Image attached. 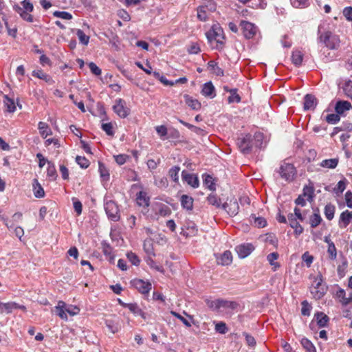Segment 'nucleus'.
Here are the masks:
<instances>
[{"mask_svg": "<svg viewBox=\"0 0 352 352\" xmlns=\"http://www.w3.org/2000/svg\"><path fill=\"white\" fill-rule=\"evenodd\" d=\"M320 42L331 50L337 49L340 45V38L338 36L333 34L330 31H327L324 34L319 35Z\"/></svg>", "mask_w": 352, "mask_h": 352, "instance_id": "f257e3e1", "label": "nucleus"}, {"mask_svg": "<svg viewBox=\"0 0 352 352\" xmlns=\"http://www.w3.org/2000/svg\"><path fill=\"white\" fill-rule=\"evenodd\" d=\"M280 177L287 182H292L295 175L296 174V170L292 164L283 162L277 170Z\"/></svg>", "mask_w": 352, "mask_h": 352, "instance_id": "f03ea898", "label": "nucleus"}, {"mask_svg": "<svg viewBox=\"0 0 352 352\" xmlns=\"http://www.w3.org/2000/svg\"><path fill=\"white\" fill-rule=\"evenodd\" d=\"M104 210L108 218L113 221H118L120 219V210L118 204L113 200L104 199Z\"/></svg>", "mask_w": 352, "mask_h": 352, "instance_id": "7ed1b4c3", "label": "nucleus"}, {"mask_svg": "<svg viewBox=\"0 0 352 352\" xmlns=\"http://www.w3.org/2000/svg\"><path fill=\"white\" fill-rule=\"evenodd\" d=\"M322 276L321 274H319L314 278V285L311 287V293L314 296V298L316 299H320L326 293L327 289L325 288L324 285H322Z\"/></svg>", "mask_w": 352, "mask_h": 352, "instance_id": "20e7f679", "label": "nucleus"}, {"mask_svg": "<svg viewBox=\"0 0 352 352\" xmlns=\"http://www.w3.org/2000/svg\"><path fill=\"white\" fill-rule=\"evenodd\" d=\"M237 145L243 153H250L252 148V139L251 135L247 134L239 138L237 140Z\"/></svg>", "mask_w": 352, "mask_h": 352, "instance_id": "39448f33", "label": "nucleus"}, {"mask_svg": "<svg viewBox=\"0 0 352 352\" xmlns=\"http://www.w3.org/2000/svg\"><path fill=\"white\" fill-rule=\"evenodd\" d=\"M240 26L243 30V36L247 39L252 38L257 32V27L248 21H241L240 23Z\"/></svg>", "mask_w": 352, "mask_h": 352, "instance_id": "423d86ee", "label": "nucleus"}, {"mask_svg": "<svg viewBox=\"0 0 352 352\" xmlns=\"http://www.w3.org/2000/svg\"><path fill=\"white\" fill-rule=\"evenodd\" d=\"M130 283L131 286L143 294H148L152 287L149 282H146L142 279H133L131 280Z\"/></svg>", "mask_w": 352, "mask_h": 352, "instance_id": "0eeeda50", "label": "nucleus"}, {"mask_svg": "<svg viewBox=\"0 0 352 352\" xmlns=\"http://www.w3.org/2000/svg\"><path fill=\"white\" fill-rule=\"evenodd\" d=\"M221 208L227 212L231 216H236L239 211V206L236 199H230L229 202H226L221 206Z\"/></svg>", "mask_w": 352, "mask_h": 352, "instance_id": "6e6552de", "label": "nucleus"}, {"mask_svg": "<svg viewBox=\"0 0 352 352\" xmlns=\"http://www.w3.org/2000/svg\"><path fill=\"white\" fill-rule=\"evenodd\" d=\"M114 112L120 118H126L129 114V109L125 106V102L122 99L116 101L113 107Z\"/></svg>", "mask_w": 352, "mask_h": 352, "instance_id": "1a4fd4ad", "label": "nucleus"}, {"mask_svg": "<svg viewBox=\"0 0 352 352\" xmlns=\"http://www.w3.org/2000/svg\"><path fill=\"white\" fill-rule=\"evenodd\" d=\"M182 177L184 182H186L193 188H197L199 187V180L196 175L189 173L186 170H183L182 172Z\"/></svg>", "mask_w": 352, "mask_h": 352, "instance_id": "9d476101", "label": "nucleus"}, {"mask_svg": "<svg viewBox=\"0 0 352 352\" xmlns=\"http://www.w3.org/2000/svg\"><path fill=\"white\" fill-rule=\"evenodd\" d=\"M254 250V246L250 243L241 244L235 248V250L239 257L244 258L251 254Z\"/></svg>", "mask_w": 352, "mask_h": 352, "instance_id": "9b49d317", "label": "nucleus"}, {"mask_svg": "<svg viewBox=\"0 0 352 352\" xmlns=\"http://www.w3.org/2000/svg\"><path fill=\"white\" fill-rule=\"evenodd\" d=\"M215 38H217L216 45L215 46H212V48L221 50L223 48L225 43V35L223 34V30L220 27L215 25Z\"/></svg>", "mask_w": 352, "mask_h": 352, "instance_id": "f8f14e48", "label": "nucleus"}, {"mask_svg": "<svg viewBox=\"0 0 352 352\" xmlns=\"http://www.w3.org/2000/svg\"><path fill=\"white\" fill-rule=\"evenodd\" d=\"M25 307L23 305H19L14 302H0V314L6 313L10 314L14 309H24Z\"/></svg>", "mask_w": 352, "mask_h": 352, "instance_id": "ddd939ff", "label": "nucleus"}, {"mask_svg": "<svg viewBox=\"0 0 352 352\" xmlns=\"http://www.w3.org/2000/svg\"><path fill=\"white\" fill-rule=\"evenodd\" d=\"M352 221V211L346 210L340 215L338 226L340 228H346Z\"/></svg>", "mask_w": 352, "mask_h": 352, "instance_id": "4468645a", "label": "nucleus"}, {"mask_svg": "<svg viewBox=\"0 0 352 352\" xmlns=\"http://www.w3.org/2000/svg\"><path fill=\"white\" fill-rule=\"evenodd\" d=\"M336 296L340 299V302L343 306L351 305L352 306V292H350L347 296L344 289L340 288L336 292Z\"/></svg>", "mask_w": 352, "mask_h": 352, "instance_id": "2eb2a0df", "label": "nucleus"}, {"mask_svg": "<svg viewBox=\"0 0 352 352\" xmlns=\"http://www.w3.org/2000/svg\"><path fill=\"white\" fill-rule=\"evenodd\" d=\"M201 94L205 97L214 98L216 96L215 88L212 82H207L203 85L201 91Z\"/></svg>", "mask_w": 352, "mask_h": 352, "instance_id": "dca6fc26", "label": "nucleus"}, {"mask_svg": "<svg viewBox=\"0 0 352 352\" xmlns=\"http://www.w3.org/2000/svg\"><path fill=\"white\" fill-rule=\"evenodd\" d=\"M217 264L221 265H228L231 264L232 262V253L228 250L225 251L223 254L217 256Z\"/></svg>", "mask_w": 352, "mask_h": 352, "instance_id": "f3484780", "label": "nucleus"}, {"mask_svg": "<svg viewBox=\"0 0 352 352\" xmlns=\"http://www.w3.org/2000/svg\"><path fill=\"white\" fill-rule=\"evenodd\" d=\"M104 323L109 331L112 333L118 332L120 329L118 318H113L105 319Z\"/></svg>", "mask_w": 352, "mask_h": 352, "instance_id": "a211bd4d", "label": "nucleus"}, {"mask_svg": "<svg viewBox=\"0 0 352 352\" xmlns=\"http://www.w3.org/2000/svg\"><path fill=\"white\" fill-rule=\"evenodd\" d=\"M14 10L18 13L20 16L25 21L32 23L34 21V17L30 14L31 12L24 10L23 8H22L21 6L18 5H14L13 6Z\"/></svg>", "mask_w": 352, "mask_h": 352, "instance_id": "6ab92c4d", "label": "nucleus"}, {"mask_svg": "<svg viewBox=\"0 0 352 352\" xmlns=\"http://www.w3.org/2000/svg\"><path fill=\"white\" fill-rule=\"evenodd\" d=\"M288 221L289 222V226L294 229V233L296 235H300L303 232V228L302 226L296 221V217L292 213H289L287 216Z\"/></svg>", "mask_w": 352, "mask_h": 352, "instance_id": "aec40b11", "label": "nucleus"}, {"mask_svg": "<svg viewBox=\"0 0 352 352\" xmlns=\"http://www.w3.org/2000/svg\"><path fill=\"white\" fill-rule=\"evenodd\" d=\"M351 108V104L346 100H338L335 106L336 112L340 115L346 111L350 110Z\"/></svg>", "mask_w": 352, "mask_h": 352, "instance_id": "412c9836", "label": "nucleus"}, {"mask_svg": "<svg viewBox=\"0 0 352 352\" xmlns=\"http://www.w3.org/2000/svg\"><path fill=\"white\" fill-rule=\"evenodd\" d=\"M124 307L129 309L134 315L140 316L146 320V314L140 308L137 303L124 304Z\"/></svg>", "mask_w": 352, "mask_h": 352, "instance_id": "4be33fe9", "label": "nucleus"}, {"mask_svg": "<svg viewBox=\"0 0 352 352\" xmlns=\"http://www.w3.org/2000/svg\"><path fill=\"white\" fill-rule=\"evenodd\" d=\"M304 54L303 53L298 50L294 49L292 51V62L296 67H299L301 65L302 60H303Z\"/></svg>", "mask_w": 352, "mask_h": 352, "instance_id": "5701e85b", "label": "nucleus"}, {"mask_svg": "<svg viewBox=\"0 0 352 352\" xmlns=\"http://www.w3.org/2000/svg\"><path fill=\"white\" fill-rule=\"evenodd\" d=\"M136 201L140 206L148 207L149 206L150 199L146 192L140 191L137 193Z\"/></svg>", "mask_w": 352, "mask_h": 352, "instance_id": "b1692460", "label": "nucleus"}, {"mask_svg": "<svg viewBox=\"0 0 352 352\" xmlns=\"http://www.w3.org/2000/svg\"><path fill=\"white\" fill-rule=\"evenodd\" d=\"M314 319L317 322V324L320 327H324L327 326L329 318L323 312L318 311L314 314Z\"/></svg>", "mask_w": 352, "mask_h": 352, "instance_id": "393cba45", "label": "nucleus"}, {"mask_svg": "<svg viewBox=\"0 0 352 352\" xmlns=\"http://www.w3.org/2000/svg\"><path fill=\"white\" fill-rule=\"evenodd\" d=\"M219 310L222 308L226 310H234L239 307V303L236 301L227 300L220 298Z\"/></svg>", "mask_w": 352, "mask_h": 352, "instance_id": "a878e982", "label": "nucleus"}, {"mask_svg": "<svg viewBox=\"0 0 352 352\" xmlns=\"http://www.w3.org/2000/svg\"><path fill=\"white\" fill-rule=\"evenodd\" d=\"M316 105V98L311 94H307L304 97V109L309 110L314 109Z\"/></svg>", "mask_w": 352, "mask_h": 352, "instance_id": "bb28decb", "label": "nucleus"}, {"mask_svg": "<svg viewBox=\"0 0 352 352\" xmlns=\"http://www.w3.org/2000/svg\"><path fill=\"white\" fill-rule=\"evenodd\" d=\"M181 205L183 208L187 210H192L193 208V199L192 197L183 195L180 198Z\"/></svg>", "mask_w": 352, "mask_h": 352, "instance_id": "cd10ccee", "label": "nucleus"}, {"mask_svg": "<svg viewBox=\"0 0 352 352\" xmlns=\"http://www.w3.org/2000/svg\"><path fill=\"white\" fill-rule=\"evenodd\" d=\"M186 104L193 110H199L201 109V103L196 99L192 98L188 95L184 96Z\"/></svg>", "mask_w": 352, "mask_h": 352, "instance_id": "c85d7f7f", "label": "nucleus"}, {"mask_svg": "<svg viewBox=\"0 0 352 352\" xmlns=\"http://www.w3.org/2000/svg\"><path fill=\"white\" fill-rule=\"evenodd\" d=\"M32 186L34 195L36 198H42L45 196V191L38 179H34L33 180Z\"/></svg>", "mask_w": 352, "mask_h": 352, "instance_id": "c756f323", "label": "nucleus"}, {"mask_svg": "<svg viewBox=\"0 0 352 352\" xmlns=\"http://www.w3.org/2000/svg\"><path fill=\"white\" fill-rule=\"evenodd\" d=\"M66 304L63 301H59L55 307L56 314L63 320H67V316L65 311Z\"/></svg>", "mask_w": 352, "mask_h": 352, "instance_id": "7c9ffc66", "label": "nucleus"}, {"mask_svg": "<svg viewBox=\"0 0 352 352\" xmlns=\"http://www.w3.org/2000/svg\"><path fill=\"white\" fill-rule=\"evenodd\" d=\"M32 76L39 79H42L50 85L54 83V80L51 76L44 73L42 70H34L32 72Z\"/></svg>", "mask_w": 352, "mask_h": 352, "instance_id": "2f4dec72", "label": "nucleus"}, {"mask_svg": "<svg viewBox=\"0 0 352 352\" xmlns=\"http://www.w3.org/2000/svg\"><path fill=\"white\" fill-rule=\"evenodd\" d=\"M208 67L217 76H223L224 75L223 70L218 66L217 63L214 60H210L208 63Z\"/></svg>", "mask_w": 352, "mask_h": 352, "instance_id": "473e14b6", "label": "nucleus"}, {"mask_svg": "<svg viewBox=\"0 0 352 352\" xmlns=\"http://www.w3.org/2000/svg\"><path fill=\"white\" fill-rule=\"evenodd\" d=\"M204 184L210 190L214 191L216 190V184L214 182V179L210 175H204Z\"/></svg>", "mask_w": 352, "mask_h": 352, "instance_id": "72a5a7b5", "label": "nucleus"}, {"mask_svg": "<svg viewBox=\"0 0 352 352\" xmlns=\"http://www.w3.org/2000/svg\"><path fill=\"white\" fill-rule=\"evenodd\" d=\"M6 111L9 113H13L16 109L14 101L10 98L8 96H4L3 100Z\"/></svg>", "mask_w": 352, "mask_h": 352, "instance_id": "f704fd0d", "label": "nucleus"}, {"mask_svg": "<svg viewBox=\"0 0 352 352\" xmlns=\"http://www.w3.org/2000/svg\"><path fill=\"white\" fill-rule=\"evenodd\" d=\"M317 212H318V209H317ZM322 217L319 212H315L310 217H309V223L312 228H316L318 225L320 224L322 221Z\"/></svg>", "mask_w": 352, "mask_h": 352, "instance_id": "c9c22d12", "label": "nucleus"}, {"mask_svg": "<svg viewBox=\"0 0 352 352\" xmlns=\"http://www.w3.org/2000/svg\"><path fill=\"white\" fill-rule=\"evenodd\" d=\"M335 211L336 207L334 205L331 204H327L324 211L326 218L329 221L332 220L334 217Z\"/></svg>", "mask_w": 352, "mask_h": 352, "instance_id": "e433bc0d", "label": "nucleus"}, {"mask_svg": "<svg viewBox=\"0 0 352 352\" xmlns=\"http://www.w3.org/2000/svg\"><path fill=\"white\" fill-rule=\"evenodd\" d=\"M250 221L254 222L255 226L258 228H264L267 225V221L263 217H257L255 214H251Z\"/></svg>", "mask_w": 352, "mask_h": 352, "instance_id": "4c0bfd02", "label": "nucleus"}, {"mask_svg": "<svg viewBox=\"0 0 352 352\" xmlns=\"http://www.w3.org/2000/svg\"><path fill=\"white\" fill-rule=\"evenodd\" d=\"M338 164V160L337 158H332L322 160L320 163V166L328 168H335Z\"/></svg>", "mask_w": 352, "mask_h": 352, "instance_id": "58836bf2", "label": "nucleus"}, {"mask_svg": "<svg viewBox=\"0 0 352 352\" xmlns=\"http://www.w3.org/2000/svg\"><path fill=\"white\" fill-rule=\"evenodd\" d=\"M98 170L100 172V177L103 180L108 181L109 179V170L105 165L100 162H98Z\"/></svg>", "mask_w": 352, "mask_h": 352, "instance_id": "ea45409f", "label": "nucleus"}, {"mask_svg": "<svg viewBox=\"0 0 352 352\" xmlns=\"http://www.w3.org/2000/svg\"><path fill=\"white\" fill-rule=\"evenodd\" d=\"M38 126L40 131V133L42 136L46 138L47 135L52 134L51 129L49 128V126L45 122H39Z\"/></svg>", "mask_w": 352, "mask_h": 352, "instance_id": "a19ab883", "label": "nucleus"}, {"mask_svg": "<svg viewBox=\"0 0 352 352\" xmlns=\"http://www.w3.org/2000/svg\"><path fill=\"white\" fill-rule=\"evenodd\" d=\"M207 201L208 202L217 207V208H221V199L219 198L217 195H214V194H210L208 197H207Z\"/></svg>", "mask_w": 352, "mask_h": 352, "instance_id": "79ce46f5", "label": "nucleus"}, {"mask_svg": "<svg viewBox=\"0 0 352 352\" xmlns=\"http://www.w3.org/2000/svg\"><path fill=\"white\" fill-rule=\"evenodd\" d=\"M215 25L212 27V29L206 33V38L210 44L211 47L215 46L216 45V38H215Z\"/></svg>", "mask_w": 352, "mask_h": 352, "instance_id": "37998d69", "label": "nucleus"}, {"mask_svg": "<svg viewBox=\"0 0 352 352\" xmlns=\"http://www.w3.org/2000/svg\"><path fill=\"white\" fill-rule=\"evenodd\" d=\"M76 34L79 39L80 43L84 45H87L89 42V36H87L84 32L80 29L76 30Z\"/></svg>", "mask_w": 352, "mask_h": 352, "instance_id": "c03bdc74", "label": "nucleus"}, {"mask_svg": "<svg viewBox=\"0 0 352 352\" xmlns=\"http://www.w3.org/2000/svg\"><path fill=\"white\" fill-rule=\"evenodd\" d=\"M302 195L306 197L308 201H312L314 196V187L308 186H305L303 188V193Z\"/></svg>", "mask_w": 352, "mask_h": 352, "instance_id": "a18cd8bd", "label": "nucleus"}, {"mask_svg": "<svg viewBox=\"0 0 352 352\" xmlns=\"http://www.w3.org/2000/svg\"><path fill=\"white\" fill-rule=\"evenodd\" d=\"M346 182H347L346 179L339 181L338 183L337 184L335 188H333V192L336 195L339 196L345 190Z\"/></svg>", "mask_w": 352, "mask_h": 352, "instance_id": "49530a36", "label": "nucleus"}, {"mask_svg": "<svg viewBox=\"0 0 352 352\" xmlns=\"http://www.w3.org/2000/svg\"><path fill=\"white\" fill-rule=\"evenodd\" d=\"M179 171L180 168L178 166H175L169 170L168 176L172 179L173 182H178Z\"/></svg>", "mask_w": 352, "mask_h": 352, "instance_id": "de8ad7c7", "label": "nucleus"}, {"mask_svg": "<svg viewBox=\"0 0 352 352\" xmlns=\"http://www.w3.org/2000/svg\"><path fill=\"white\" fill-rule=\"evenodd\" d=\"M301 344L307 352H316V348L312 342L307 338L301 340Z\"/></svg>", "mask_w": 352, "mask_h": 352, "instance_id": "09e8293b", "label": "nucleus"}, {"mask_svg": "<svg viewBox=\"0 0 352 352\" xmlns=\"http://www.w3.org/2000/svg\"><path fill=\"white\" fill-rule=\"evenodd\" d=\"M301 314L305 316H309L312 309L311 305L308 302L307 300H303L301 302Z\"/></svg>", "mask_w": 352, "mask_h": 352, "instance_id": "8fccbe9b", "label": "nucleus"}, {"mask_svg": "<svg viewBox=\"0 0 352 352\" xmlns=\"http://www.w3.org/2000/svg\"><path fill=\"white\" fill-rule=\"evenodd\" d=\"M219 302H220V298L214 300H209V299L206 300V303L207 306L213 311H219V306H220Z\"/></svg>", "mask_w": 352, "mask_h": 352, "instance_id": "3c124183", "label": "nucleus"}, {"mask_svg": "<svg viewBox=\"0 0 352 352\" xmlns=\"http://www.w3.org/2000/svg\"><path fill=\"white\" fill-rule=\"evenodd\" d=\"M241 97L237 94V89H233L230 93V96L228 97V100L229 103H239L241 102Z\"/></svg>", "mask_w": 352, "mask_h": 352, "instance_id": "603ef678", "label": "nucleus"}, {"mask_svg": "<svg viewBox=\"0 0 352 352\" xmlns=\"http://www.w3.org/2000/svg\"><path fill=\"white\" fill-rule=\"evenodd\" d=\"M344 94L352 100V80H349L343 86Z\"/></svg>", "mask_w": 352, "mask_h": 352, "instance_id": "864d4df0", "label": "nucleus"}, {"mask_svg": "<svg viewBox=\"0 0 352 352\" xmlns=\"http://www.w3.org/2000/svg\"><path fill=\"white\" fill-rule=\"evenodd\" d=\"M53 15L56 17L65 20H70L72 19V15L69 12L65 11H55L53 12Z\"/></svg>", "mask_w": 352, "mask_h": 352, "instance_id": "5fc2aeb1", "label": "nucleus"}, {"mask_svg": "<svg viewBox=\"0 0 352 352\" xmlns=\"http://www.w3.org/2000/svg\"><path fill=\"white\" fill-rule=\"evenodd\" d=\"M48 167L47 170V176L51 177L52 179H55L57 177L56 170L55 166L50 162H47Z\"/></svg>", "mask_w": 352, "mask_h": 352, "instance_id": "6e6d98bb", "label": "nucleus"}, {"mask_svg": "<svg viewBox=\"0 0 352 352\" xmlns=\"http://www.w3.org/2000/svg\"><path fill=\"white\" fill-rule=\"evenodd\" d=\"M126 257L133 265L136 266L139 265L140 260L135 253L132 252H127Z\"/></svg>", "mask_w": 352, "mask_h": 352, "instance_id": "4d7b16f0", "label": "nucleus"}, {"mask_svg": "<svg viewBox=\"0 0 352 352\" xmlns=\"http://www.w3.org/2000/svg\"><path fill=\"white\" fill-rule=\"evenodd\" d=\"M101 128L107 133V135L110 136H113L114 135L113 125L111 122L102 123L101 125Z\"/></svg>", "mask_w": 352, "mask_h": 352, "instance_id": "13d9d810", "label": "nucleus"}, {"mask_svg": "<svg viewBox=\"0 0 352 352\" xmlns=\"http://www.w3.org/2000/svg\"><path fill=\"white\" fill-rule=\"evenodd\" d=\"M76 162L82 168H87L89 166V160L85 157L77 156Z\"/></svg>", "mask_w": 352, "mask_h": 352, "instance_id": "bf43d9fd", "label": "nucleus"}, {"mask_svg": "<svg viewBox=\"0 0 352 352\" xmlns=\"http://www.w3.org/2000/svg\"><path fill=\"white\" fill-rule=\"evenodd\" d=\"M340 120V114L336 113H331L327 116L326 120L328 123L330 124H336Z\"/></svg>", "mask_w": 352, "mask_h": 352, "instance_id": "052dcab7", "label": "nucleus"}, {"mask_svg": "<svg viewBox=\"0 0 352 352\" xmlns=\"http://www.w3.org/2000/svg\"><path fill=\"white\" fill-rule=\"evenodd\" d=\"M158 213L162 217H166L170 214L171 210L166 205L161 204Z\"/></svg>", "mask_w": 352, "mask_h": 352, "instance_id": "680f3d73", "label": "nucleus"}, {"mask_svg": "<svg viewBox=\"0 0 352 352\" xmlns=\"http://www.w3.org/2000/svg\"><path fill=\"white\" fill-rule=\"evenodd\" d=\"M327 252L329 254V257L331 259L334 260L336 258L337 252L336 248L333 242H331L328 247Z\"/></svg>", "mask_w": 352, "mask_h": 352, "instance_id": "e2e57ef3", "label": "nucleus"}, {"mask_svg": "<svg viewBox=\"0 0 352 352\" xmlns=\"http://www.w3.org/2000/svg\"><path fill=\"white\" fill-rule=\"evenodd\" d=\"M72 201L74 210L76 211L78 215H80L82 213V203L74 197L72 198Z\"/></svg>", "mask_w": 352, "mask_h": 352, "instance_id": "0e129e2a", "label": "nucleus"}, {"mask_svg": "<svg viewBox=\"0 0 352 352\" xmlns=\"http://www.w3.org/2000/svg\"><path fill=\"white\" fill-rule=\"evenodd\" d=\"M292 5L296 8L306 7L308 5V0H290Z\"/></svg>", "mask_w": 352, "mask_h": 352, "instance_id": "69168bd1", "label": "nucleus"}, {"mask_svg": "<svg viewBox=\"0 0 352 352\" xmlns=\"http://www.w3.org/2000/svg\"><path fill=\"white\" fill-rule=\"evenodd\" d=\"M302 259L306 263V265L309 267L314 261V256L306 252L302 254Z\"/></svg>", "mask_w": 352, "mask_h": 352, "instance_id": "338daca9", "label": "nucleus"}, {"mask_svg": "<svg viewBox=\"0 0 352 352\" xmlns=\"http://www.w3.org/2000/svg\"><path fill=\"white\" fill-rule=\"evenodd\" d=\"M215 330H216V331H217L221 334H224L227 332L228 328H227L225 322H219L216 324Z\"/></svg>", "mask_w": 352, "mask_h": 352, "instance_id": "774afa93", "label": "nucleus"}]
</instances>
